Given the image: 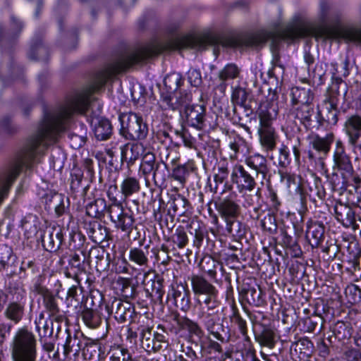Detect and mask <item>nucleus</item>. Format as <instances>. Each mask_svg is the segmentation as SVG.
Masks as SVG:
<instances>
[{
	"label": "nucleus",
	"instance_id": "f257e3e1",
	"mask_svg": "<svg viewBox=\"0 0 361 361\" xmlns=\"http://www.w3.org/2000/svg\"><path fill=\"white\" fill-rule=\"evenodd\" d=\"M11 348L13 361H37V339L27 326L18 329Z\"/></svg>",
	"mask_w": 361,
	"mask_h": 361
},
{
	"label": "nucleus",
	"instance_id": "f03ea898",
	"mask_svg": "<svg viewBox=\"0 0 361 361\" xmlns=\"http://www.w3.org/2000/svg\"><path fill=\"white\" fill-rule=\"evenodd\" d=\"M147 317L140 315L137 328L142 347L148 353L157 352L168 345V334L165 328L159 324L157 331L152 332L153 326L148 324Z\"/></svg>",
	"mask_w": 361,
	"mask_h": 361
},
{
	"label": "nucleus",
	"instance_id": "7ed1b4c3",
	"mask_svg": "<svg viewBox=\"0 0 361 361\" xmlns=\"http://www.w3.org/2000/svg\"><path fill=\"white\" fill-rule=\"evenodd\" d=\"M121 135L127 140H142L148 135V126L142 116L128 112L119 116Z\"/></svg>",
	"mask_w": 361,
	"mask_h": 361
},
{
	"label": "nucleus",
	"instance_id": "20e7f679",
	"mask_svg": "<svg viewBox=\"0 0 361 361\" xmlns=\"http://www.w3.org/2000/svg\"><path fill=\"white\" fill-rule=\"evenodd\" d=\"M290 113L307 130H318L322 127L321 111L319 108L316 110L313 103L292 107Z\"/></svg>",
	"mask_w": 361,
	"mask_h": 361
},
{
	"label": "nucleus",
	"instance_id": "39448f33",
	"mask_svg": "<svg viewBox=\"0 0 361 361\" xmlns=\"http://www.w3.org/2000/svg\"><path fill=\"white\" fill-rule=\"evenodd\" d=\"M309 140L310 145L312 149H310L305 152L308 160L311 164L319 163L322 168H324L323 156H326L330 151L331 145L334 140V135L332 133L327 134L324 137L318 135H314L309 137Z\"/></svg>",
	"mask_w": 361,
	"mask_h": 361
},
{
	"label": "nucleus",
	"instance_id": "423d86ee",
	"mask_svg": "<svg viewBox=\"0 0 361 361\" xmlns=\"http://www.w3.org/2000/svg\"><path fill=\"white\" fill-rule=\"evenodd\" d=\"M140 171L145 176L153 173L154 184L161 185L166 180L167 165L163 161H157L154 154L147 152L142 157Z\"/></svg>",
	"mask_w": 361,
	"mask_h": 361
},
{
	"label": "nucleus",
	"instance_id": "0eeeda50",
	"mask_svg": "<svg viewBox=\"0 0 361 361\" xmlns=\"http://www.w3.org/2000/svg\"><path fill=\"white\" fill-rule=\"evenodd\" d=\"M108 216L116 228L128 235L136 228L133 212L124 209L123 204H114L112 207H109Z\"/></svg>",
	"mask_w": 361,
	"mask_h": 361
},
{
	"label": "nucleus",
	"instance_id": "6e6552de",
	"mask_svg": "<svg viewBox=\"0 0 361 361\" xmlns=\"http://www.w3.org/2000/svg\"><path fill=\"white\" fill-rule=\"evenodd\" d=\"M334 210L336 219L345 228H352L354 231L359 228L355 209L349 204L336 201Z\"/></svg>",
	"mask_w": 361,
	"mask_h": 361
},
{
	"label": "nucleus",
	"instance_id": "1a4fd4ad",
	"mask_svg": "<svg viewBox=\"0 0 361 361\" xmlns=\"http://www.w3.org/2000/svg\"><path fill=\"white\" fill-rule=\"evenodd\" d=\"M63 231L59 226H49L44 230L41 238L45 250L54 252L59 250L63 241Z\"/></svg>",
	"mask_w": 361,
	"mask_h": 361
},
{
	"label": "nucleus",
	"instance_id": "9d476101",
	"mask_svg": "<svg viewBox=\"0 0 361 361\" xmlns=\"http://www.w3.org/2000/svg\"><path fill=\"white\" fill-rule=\"evenodd\" d=\"M108 312L114 314L115 319L119 323L131 320L135 315L134 305L128 301L114 298L111 305H106Z\"/></svg>",
	"mask_w": 361,
	"mask_h": 361
},
{
	"label": "nucleus",
	"instance_id": "9b49d317",
	"mask_svg": "<svg viewBox=\"0 0 361 361\" xmlns=\"http://www.w3.org/2000/svg\"><path fill=\"white\" fill-rule=\"evenodd\" d=\"M245 164L252 170L253 175L256 178L261 180L262 184L264 180H269L271 176L270 167L267 158L259 154H254L245 159Z\"/></svg>",
	"mask_w": 361,
	"mask_h": 361
},
{
	"label": "nucleus",
	"instance_id": "f8f14e48",
	"mask_svg": "<svg viewBox=\"0 0 361 361\" xmlns=\"http://www.w3.org/2000/svg\"><path fill=\"white\" fill-rule=\"evenodd\" d=\"M184 114L189 126L199 130L207 127L206 108L204 105H190L185 109Z\"/></svg>",
	"mask_w": 361,
	"mask_h": 361
},
{
	"label": "nucleus",
	"instance_id": "ddd939ff",
	"mask_svg": "<svg viewBox=\"0 0 361 361\" xmlns=\"http://www.w3.org/2000/svg\"><path fill=\"white\" fill-rule=\"evenodd\" d=\"M278 35L281 39H295L307 36H322V32L307 25L298 24L288 26Z\"/></svg>",
	"mask_w": 361,
	"mask_h": 361
},
{
	"label": "nucleus",
	"instance_id": "4468645a",
	"mask_svg": "<svg viewBox=\"0 0 361 361\" xmlns=\"http://www.w3.org/2000/svg\"><path fill=\"white\" fill-rule=\"evenodd\" d=\"M232 182L238 185L240 191H252L257 185L253 176L241 165H235L231 173Z\"/></svg>",
	"mask_w": 361,
	"mask_h": 361
},
{
	"label": "nucleus",
	"instance_id": "2eb2a0df",
	"mask_svg": "<svg viewBox=\"0 0 361 361\" xmlns=\"http://www.w3.org/2000/svg\"><path fill=\"white\" fill-rule=\"evenodd\" d=\"M343 129L348 136V143L352 147H356L361 138V116L357 114L348 116Z\"/></svg>",
	"mask_w": 361,
	"mask_h": 361
},
{
	"label": "nucleus",
	"instance_id": "dca6fc26",
	"mask_svg": "<svg viewBox=\"0 0 361 361\" xmlns=\"http://www.w3.org/2000/svg\"><path fill=\"white\" fill-rule=\"evenodd\" d=\"M334 169L343 171L347 173L353 171L350 156L346 153L345 147L341 140H337L334 152Z\"/></svg>",
	"mask_w": 361,
	"mask_h": 361
},
{
	"label": "nucleus",
	"instance_id": "f3484780",
	"mask_svg": "<svg viewBox=\"0 0 361 361\" xmlns=\"http://www.w3.org/2000/svg\"><path fill=\"white\" fill-rule=\"evenodd\" d=\"M191 100V94L185 92H176L173 96L166 95L162 97V103L164 108L172 110L181 111L183 108L185 110L190 106L189 104Z\"/></svg>",
	"mask_w": 361,
	"mask_h": 361
},
{
	"label": "nucleus",
	"instance_id": "a211bd4d",
	"mask_svg": "<svg viewBox=\"0 0 361 361\" xmlns=\"http://www.w3.org/2000/svg\"><path fill=\"white\" fill-rule=\"evenodd\" d=\"M191 283L192 293L200 302V298L207 293L217 290L203 275L192 274L188 277Z\"/></svg>",
	"mask_w": 361,
	"mask_h": 361
},
{
	"label": "nucleus",
	"instance_id": "6ab92c4d",
	"mask_svg": "<svg viewBox=\"0 0 361 361\" xmlns=\"http://www.w3.org/2000/svg\"><path fill=\"white\" fill-rule=\"evenodd\" d=\"M85 257L83 255V258L78 253H74L70 255L68 259V265L64 268V275L68 279H80L82 274H85Z\"/></svg>",
	"mask_w": 361,
	"mask_h": 361
},
{
	"label": "nucleus",
	"instance_id": "aec40b11",
	"mask_svg": "<svg viewBox=\"0 0 361 361\" xmlns=\"http://www.w3.org/2000/svg\"><path fill=\"white\" fill-rule=\"evenodd\" d=\"M33 290L42 296V304L48 314L57 312L60 310L56 296L47 287L42 285L39 280L34 284Z\"/></svg>",
	"mask_w": 361,
	"mask_h": 361
},
{
	"label": "nucleus",
	"instance_id": "412c9836",
	"mask_svg": "<svg viewBox=\"0 0 361 361\" xmlns=\"http://www.w3.org/2000/svg\"><path fill=\"white\" fill-rule=\"evenodd\" d=\"M276 35V33L274 32L267 31L248 34L238 39V44L240 47H254L264 43L269 39L275 41Z\"/></svg>",
	"mask_w": 361,
	"mask_h": 361
},
{
	"label": "nucleus",
	"instance_id": "4be33fe9",
	"mask_svg": "<svg viewBox=\"0 0 361 361\" xmlns=\"http://www.w3.org/2000/svg\"><path fill=\"white\" fill-rule=\"evenodd\" d=\"M257 114L259 119V128H273L272 123L277 117L278 108L269 102L261 103Z\"/></svg>",
	"mask_w": 361,
	"mask_h": 361
},
{
	"label": "nucleus",
	"instance_id": "5701e85b",
	"mask_svg": "<svg viewBox=\"0 0 361 361\" xmlns=\"http://www.w3.org/2000/svg\"><path fill=\"white\" fill-rule=\"evenodd\" d=\"M325 227L319 221L307 223L306 238L312 247H318L324 239Z\"/></svg>",
	"mask_w": 361,
	"mask_h": 361
},
{
	"label": "nucleus",
	"instance_id": "b1692460",
	"mask_svg": "<svg viewBox=\"0 0 361 361\" xmlns=\"http://www.w3.org/2000/svg\"><path fill=\"white\" fill-rule=\"evenodd\" d=\"M25 314V302L18 301L9 302L4 311V317L14 324H18L24 318Z\"/></svg>",
	"mask_w": 361,
	"mask_h": 361
},
{
	"label": "nucleus",
	"instance_id": "393cba45",
	"mask_svg": "<svg viewBox=\"0 0 361 361\" xmlns=\"http://www.w3.org/2000/svg\"><path fill=\"white\" fill-rule=\"evenodd\" d=\"M216 209L224 221L238 218L240 214V206L233 200L224 199L215 203Z\"/></svg>",
	"mask_w": 361,
	"mask_h": 361
},
{
	"label": "nucleus",
	"instance_id": "a878e982",
	"mask_svg": "<svg viewBox=\"0 0 361 361\" xmlns=\"http://www.w3.org/2000/svg\"><path fill=\"white\" fill-rule=\"evenodd\" d=\"M198 317L207 330L217 340L224 342V338L216 331V326L219 325L220 322L219 312H200Z\"/></svg>",
	"mask_w": 361,
	"mask_h": 361
},
{
	"label": "nucleus",
	"instance_id": "bb28decb",
	"mask_svg": "<svg viewBox=\"0 0 361 361\" xmlns=\"http://www.w3.org/2000/svg\"><path fill=\"white\" fill-rule=\"evenodd\" d=\"M173 46L176 49H204L207 44V39L202 37L195 35H185L176 38L173 42Z\"/></svg>",
	"mask_w": 361,
	"mask_h": 361
},
{
	"label": "nucleus",
	"instance_id": "cd10ccee",
	"mask_svg": "<svg viewBox=\"0 0 361 361\" xmlns=\"http://www.w3.org/2000/svg\"><path fill=\"white\" fill-rule=\"evenodd\" d=\"M86 230L89 238L97 244H101L109 238L108 228L97 221L89 222Z\"/></svg>",
	"mask_w": 361,
	"mask_h": 361
},
{
	"label": "nucleus",
	"instance_id": "c85d7f7f",
	"mask_svg": "<svg viewBox=\"0 0 361 361\" xmlns=\"http://www.w3.org/2000/svg\"><path fill=\"white\" fill-rule=\"evenodd\" d=\"M292 107L304 106L313 103L314 93L310 88L292 87L290 90Z\"/></svg>",
	"mask_w": 361,
	"mask_h": 361
},
{
	"label": "nucleus",
	"instance_id": "c756f323",
	"mask_svg": "<svg viewBox=\"0 0 361 361\" xmlns=\"http://www.w3.org/2000/svg\"><path fill=\"white\" fill-rule=\"evenodd\" d=\"M162 282L163 279L159 276H154L153 279L144 281L146 294L152 300L159 302H162L164 295Z\"/></svg>",
	"mask_w": 361,
	"mask_h": 361
},
{
	"label": "nucleus",
	"instance_id": "7c9ffc66",
	"mask_svg": "<svg viewBox=\"0 0 361 361\" xmlns=\"http://www.w3.org/2000/svg\"><path fill=\"white\" fill-rule=\"evenodd\" d=\"M144 151V147L138 142L127 143L121 147V158L128 166L133 165Z\"/></svg>",
	"mask_w": 361,
	"mask_h": 361
},
{
	"label": "nucleus",
	"instance_id": "2f4dec72",
	"mask_svg": "<svg viewBox=\"0 0 361 361\" xmlns=\"http://www.w3.org/2000/svg\"><path fill=\"white\" fill-rule=\"evenodd\" d=\"M347 90L346 83L342 80H337L333 82L327 90L324 103L338 106L340 97L345 96Z\"/></svg>",
	"mask_w": 361,
	"mask_h": 361
},
{
	"label": "nucleus",
	"instance_id": "473e14b6",
	"mask_svg": "<svg viewBox=\"0 0 361 361\" xmlns=\"http://www.w3.org/2000/svg\"><path fill=\"white\" fill-rule=\"evenodd\" d=\"M171 295L177 307L183 311H187L190 308V292L185 286L180 285L176 288H173Z\"/></svg>",
	"mask_w": 361,
	"mask_h": 361
},
{
	"label": "nucleus",
	"instance_id": "72a5a7b5",
	"mask_svg": "<svg viewBox=\"0 0 361 361\" xmlns=\"http://www.w3.org/2000/svg\"><path fill=\"white\" fill-rule=\"evenodd\" d=\"M84 339L76 335L71 336L69 333L63 345V355L65 358L72 353L75 357H78L80 353L82 352L84 347Z\"/></svg>",
	"mask_w": 361,
	"mask_h": 361
},
{
	"label": "nucleus",
	"instance_id": "f704fd0d",
	"mask_svg": "<svg viewBox=\"0 0 361 361\" xmlns=\"http://www.w3.org/2000/svg\"><path fill=\"white\" fill-rule=\"evenodd\" d=\"M173 321L176 322L179 331L186 330L190 334L198 337L203 335V331L200 325L186 317H180L178 314H176L173 315Z\"/></svg>",
	"mask_w": 361,
	"mask_h": 361
},
{
	"label": "nucleus",
	"instance_id": "c9c22d12",
	"mask_svg": "<svg viewBox=\"0 0 361 361\" xmlns=\"http://www.w3.org/2000/svg\"><path fill=\"white\" fill-rule=\"evenodd\" d=\"M109 205L103 198H98L86 206V214L92 218L102 219L105 214H108Z\"/></svg>",
	"mask_w": 361,
	"mask_h": 361
},
{
	"label": "nucleus",
	"instance_id": "e433bc0d",
	"mask_svg": "<svg viewBox=\"0 0 361 361\" xmlns=\"http://www.w3.org/2000/svg\"><path fill=\"white\" fill-rule=\"evenodd\" d=\"M258 134L260 143L266 151L275 149L277 135L274 128H259Z\"/></svg>",
	"mask_w": 361,
	"mask_h": 361
},
{
	"label": "nucleus",
	"instance_id": "4c0bfd02",
	"mask_svg": "<svg viewBox=\"0 0 361 361\" xmlns=\"http://www.w3.org/2000/svg\"><path fill=\"white\" fill-rule=\"evenodd\" d=\"M190 233L194 236L193 246L199 252L204 238L207 235V231L204 225L198 221H192L189 224Z\"/></svg>",
	"mask_w": 361,
	"mask_h": 361
},
{
	"label": "nucleus",
	"instance_id": "58836bf2",
	"mask_svg": "<svg viewBox=\"0 0 361 361\" xmlns=\"http://www.w3.org/2000/svg\"><path fill=\"white\" fill-rule=\"evenodd\" d=\"M120 188L123 200H126L130 196L140 191V181L135 177L128 176L122 180Z\"/></svg>",
	"mask_w": 361,
	"mask_h": 361
},
{
	"label": "nucleus",
	"instance_id": "ea45409f",
	"mask_svg": "<svg viewBox=\"0 0 361 361\" xmlns=\"http://www.w3.org/2000/svg\"><path fill=\"white\" fill-rule=\"evenodd\" d=\"M226 223V230L228 233L237 240L243 238L247 232V226L245 224L235 218L228 220Z\"/></svg>",
	"mask_w": 361,
	"mask_h": 361
},
{
	"label": "nucleus",
	"instance_id": "a19ab883",
	"mask_svg": "<svg viewBox=\"0 0 361 361\" xmlns=\"http://www.w3.org/2000/svg\"><path fill=\"white\" fill-rule=\"evenodd\" d=\"M240 294L243 298L250 304L257 307L262 306L264 301L262 298V292L255 287L243 288Z\"/></svg>",
	"mask_w": 361,
	"mask_h": 361
},
{
	"label": "nucleus",
	"instance_id": "79ce46f5",
	"mask_svg": "<svg viewBox=\"0 0 361 361\" xmlns=\"http://www.w3.org/2000/svg\"><path fill=\"white\" fill-rule=\"evenodd\" d=\"M229 175V170L227 164L219 165L214 174V183L209 185L210 191L214 194L218 192L219 185H223Z\"/></svg>",
	"mask_w": 361,
	"mask_h": 361
},
{
	"label": "nucleus",
	"instance_id": "37998d69",
	"mask_svg": "<svg viewBox=\"0 0 361 361\" xmlns=\"http://www.w3.org/2000/svg\"><path fill=\"white\" fill-rule=\"evenodd\" d=\"M196 169L194 161H189L185 164L178 165L175 167L172 171V178L178 181L181 185H184L186 178L188 175Z\"/></svg>",
	"mask_w": 361,
	"mask_h": 361
},
{
	"label": "nucleus",
	"instance_id": "c03bdc74",
	"mask_svg": "<svg viewBox=\"0 0 361 361\" xmlns=\"http://www.w3.org/2000/svg\"><path fill=\"white\" fill-rule=\"evenodd\" d=\"M82 321L87 326L96 329L102 322V314L97 310L85 307L81 312Z\"/></svg>",
	"mask_w": 361,
	"mask_h": 361
},
{
	"label": "nucleus",
	"instance_id": "a18cd8bd",
	"mask_svg": "<svg viewBox=\"0 0 361 361\" xmlns=\"http://www.w3.org/2000/svg\"><path fill=\"white\" fill-rule=\"evenodd\" d=\"M249 93L245 88L238 87L235 88L232 92V102L242 107L245 110L252 111V102L248 101Z\"/></svg>",
	"mask_w": 361,
	"mask_h": 361
},
{
	"label": "nucleus",
	"instance_id": "49530a36",
	"mask_svg": "<svg viewBox=\"0 0 361 361\" xmlns=\"http://www.w3.org/2000/svg\"><path fill=\"white\" fill-rule=\"evenodd\" d=\"M104 354L100 343L96 342L85 343L82 348V355L85 359L99 360Z\"/></svg>",
	"mask_w": 361,
	"mask_h": 361
},
{
	"label": "nucleus",
	"instance_id": "de8ad7c7",
	"mask_svg": "<svg viewBox=\"0 0 361 361\" xmlns=\"http://www.w3.org/2000/svg\"><path fill=\"white\" fill-rule=\"evenodd\" d=\"M94 133L99 140L109 139L112 133V126L108 119H100L97 121L94 127Z\"/></svg>",
	"mask_w": 361,
	"mask_h": 361
},
{
	"label": "nucleus",
	"instance_id": "09e8293b",
	"mask_svg": "<svg viewBox=\"0 0 361 361\" xmlns=\"http://www.w3.org/2000/svg\"><path fill=\"white\" fill-rule=\"evenodd\" d=\"M116 283L123 297L126 299L135 297L136 286L133 284L130 279L118 277Z\"/></svg>",
	"mask_w": 361,
	"mask_h": 361
},
{
	"label": "nucleus",
	"instance_id": "8fccbe9b",
	"mask_svg": "<svg viewBox=\"0 0 361 361\" xmlns=\"http://www.w3.org/2000/svg\"><path fill=\"white\" fill-rule=\"evenodd\" d=\"M325 106L324 116L322 115V127L326 123L329 126H336L338 121L340 111L337 105L324 103Z\"/></svg>",
	"mask_w": 361,
	"mask_h": 361
},
{
	"label": "nucleus",
	"instance_id": "3c124183",
	"mask_svg": "<svg viewBox=\"0 0 361 361\" xmlns=\"http://www.w3.org/2000/svg\"><path fill=\"white\" fill-rule=\"evenodd\" d=\"M148 247L149 245H147L144 249L140 247L131 248L129 251L130 261L139 266H147L148 264Z\"/></svg>",
	"mask_w": 361,
	"mask_h": 361
},
{
	"label": "nucleus",
	"instance_id": "603ef678",
	"mask_svg": "<svg viewBox=\"0 0 361 361\" xmlns=\"http://www.w3.org/2000/svg\"><path fill=\"white\" fill-rule=\"evenodd\" d=\"M108 355L109 361H133L128 350L118 345L111 346Z\"/></svg>",
	"mask_w": 361,
	"mask_h": 361
},
{
	"label": "nucleus",
	"instance_id": "864d4df0",
	"mask_svg": "<svg viewBox=\"0 0 361 361\" xmlns=\"http://www.w3.org/2000/svg\"><path fill=\"white\" fill-rule=\"evenodd\" d=\"M255 340L262 345L273 348L275 345V333L270 328H264L258 334L255 335Z\"/></svg>",
	"mask_w": 361,
	"mask_h": 361
},
{
	"label": "nucleus",
	"instance_id": "5fc2aeb1",
	"mask_svg": "<svg viewBox=\"0 0 361 361\" xmlns=\"http://www.w3.org/2000/svg\"><path fill=\"white\" fill-rule=\"evenodd\" d=\"M240 69L235 63L226 65L219 73V80L224 82L226 80H234L239 77Z\"/></svg>",
	"mask_w": 361,
	"mask_h": 361
},
{
	"label": "nucleus",
	"instance_id": "6e6d98bb",
	"mask_svg": "<svg viewBox=\"0 0 361 361\" xmlns=\"http://www.w3.org/2000/svg\"><path fill=\"white\" fill-rule=\"evenodd\" d=\"M332 332L335 338L340 341L350 338L352 334L351 328L348 324L343 321H338L334 324L332 327Z\"/></svg>",
	"mask_w": 361,
	"mask_h": 361
},
{
	"label": "nucleus",
	"instance_id": "4d7b16f0",
	"mask_svg": "<svg viewBox=\"0 0 361 361\" xmlns=\"http://www.w3.org/2000/svg\"><path fill=\"white\" fill-rule=\"evenodd\" d=\"M259 215L260 216H262L260 221V225L262 229L268 232L269 234L276 233L277 231L278 226L276 217L273 213L268 212Z\"/></svg>",
	"mask_w": 361,
	"mask_h": 361
},
{
	"label": "nucleus",
	"instance_id": "13d9d810",
	"mask_svg": "<svg viewBox=\"0 0 361 361\" xmlns=\"http://www.w3.org/2000/svg\"><path fill=\"white\" fill-rule=\"evenodd\" d=\"M171 207L179 215L185 214L191 207L189 201L182 195L178 194L172 199Z\"/></svg>",
	"mask_w": 361,
	"mask_h": 361
},
{
	"label": "nucleus",
	"instance_id": "bf43d9fd",
	"mask_svg": "<svg viewBox=\"0 0 361 361\" xmlns=\"http://www.w3.org/2000/svg\"><path fill=\"white\" fill-rule=\"evenodd\" d=\"M345 295L349 303L361 307V288L358 286L353 283L348 285Z\"/></svg>",
	"mask_w": 361,
	"mask_h": 361
},
{
	"label": "nucleus",
	"instance_id": "052dcab7",
	"mask_svg": "<svg viewBox=\"0 0 361 361\" xmlns=\"http://www.w3.org/2000/svg\"><path fill=\"white\" fill-rule=\"evenodd\" d=\"M233 313L230 317V320L232 323L237 325L240 332L245 337V340L250 341V338L247 335V327L246 321L241 317L238 309L233 307Z\"/></svg>",
	"mask_w": 361,
	"mask_h": 361
},
{
	"label": "nucleus",
	"instance_id": "680f3d73",
	"mask_svg": "<svg viewBox=\"0 0 361 361\" xmlns=\"http://www.w3.org/2000/svg\"><path fill=\"white\" fill-rule=\"evenodd\" d=\"M310 191L309 196L314 202H316V197L323 200L326 197V192L322 185V180L318 177L314 178V185L310 187Z\"/></svg>",
	"mask_w": 361,
	"mask_h": 361
},
{
	"label": "nucleus",
	"instance_id": "e2e57ef3",
	"mask_svg": "<svg viewBox=\"0 0 361 361\" xmlns=\"http://www.w3.org/2000/svg\"><path fill=\"white\" fill-rule=\"evenodd\" d=\"M202 270L208 274L212 279H214L216 276V268L220 263L215 260L213 257H204L202 260Z\"/></svg>",
	"mask_w": 361,
	"mask_h": 361
},
{
	"label": "nucleus",
	"instance_id": "0e129e2a",
	"mask_svg": "<svg viewBox=\"0 0 361 361\" xmlns=\"http://www.w3.org/2000/svg\"><path fill=\"white\" fill-rule=\"evenodd\" d=\"M44 319V314L41 313L39 315V322L37 323V330L39 333V336L40 339L42 340L43 338H51L54 334V324H52L50 321L48 320L44 321L42 326V331H41L39 324H41V320Z\"/></svg>",
	"mask_w": 361,
	"mask_h": 361
},
{
	"label": "nucleus",
	"instance_id": "69168bd1",
	"mask_svg": "<svg viewBox=\"0 0 361 361\" xmlns=\"http://www.w3.org/2000/svg\"><path fill=\"white\" fill-rule=\"evenodd\" d=\"M259 189H258L257 192L255 195H247L245 196V207H253V214H251L250 216L253 219H259L260 215L259 214V207L256 206V203L259 202Z\"/></svg>",
	"mask_w": 361,
	"mask_h": 361
},
{
	"label": "nucleus",
	"instance_id": "338daca9",
	"mask_svg": "<svg viewBox=\"0 0 361 361\" xmlns=\"http://www.w3.org/2000/svg\"><path fill=\"white\" fill-rule=\"evenodd\" d=\"M324 319L321 315L313 314L304 319V327L308 332H313L320 325L319 330L321 331Z\"/></svg>",
	"mask_w": 361,
	"mask_h": 361
},
{
	"label": "nucleus",
	"instance_id": "774afa93",
	"mask_svg": "<svg viewBox=\"0 0 361 361\" xmlns=\"http://www.w3.org/2000/svg\"><path fill=\"white\" fill-rule=\"evenodd\" d=\"M164 83L169 90L176 92L183 83V78L179 73H173L164 78Z\"/></svg>",
	"mask_w": 361,
	"mask_h": 361
}]
</instances>
